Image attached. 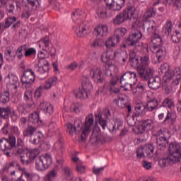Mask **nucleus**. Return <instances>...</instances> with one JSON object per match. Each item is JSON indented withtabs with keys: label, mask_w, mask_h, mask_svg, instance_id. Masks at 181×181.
Here are the masks:
<instances>
[{
	"label": "nucleus",
	"mask_w": 181,
	"mask_h": 181,
	"mask_svg": "<svg viewBox=\"0 0 181 181\" xmlns=\"http://www.w3.org/2000/svg\"><path fill=\"white\" fill-rule=\"evenodd\" d=\"M90 93L86 92L82 88H79L78 91L76 93V98H79L80 100H84L85 98H88V95Z\"/></svg>",
	"instance_id": "obj_47"
},
{
	"label": "nucleus",
	"mask_w": 181,
	"mask_h": 181,
	"mask_svg": "<svg viewBox=\"0 0 181 181\" xmlns=\"http://www.w3.org/2000/svg\"><path fill=\"white\" fill-rule=\"evenodd\" d=\"M132 76H134V78H136V74H135V72L128 71L124 73L123 76L120 78V84L122 88H124V91H128V87H130L134 94H135V82H134V84L128 83L129 80L132 78Z\"/></svg>",
	"instance_id": "obj_9"
},
{
	"label": "nucleus",
	"mask_w": 181,
	"mask_h": 181,
	"mask_svg": "<svg viewBox=\"0 0 181 181\" xmlns=\"http://www.w3.org/2000/svg\"><path fill=\"white\" fill-rule=\"evenodd\" d=\"M84 11L81 9L75 10L71 15L73 22L78 23L75 33L78 37H86L91 33L90 24L87 21H82L84 16Z\"/></svg>",
	"instance_id": "obj_2"
},
{
	"label": "nucleus",
	"mask_w": 181,
	"mask_h": 181,
	"mask_svg": "<svg viewBox=\"0 0 181 181\" xmlns=\"http://www.w3.org/2000/svg\"><path fill=\"white\" fill-rule=\"evenodd\" d=\"M71 159L73 162L76 163V170L78 172V173H84V172H86V167L83 165L80 158H78L77 156H74L72 157Z\"/></svg>",
	"instance_id": "obj_32"
},
{
	"label": "nucleus",
	"mask_w": 181,
	"mask_h": 181,
	"mask_svg": "<svg viewBox=\"0 0 181 181\" xmlns=\"http://www.w3.org/2000/svg\"><path fill=\"white\" fill-rule=\"evenodd\" d=\"M15 22H16V18L15 17H8L6 18L4 25L5 29L11 28V26H12Z\"/></svg>",
	"instance_id": "obj_58"
},
{
	"label": "nucleus",
	"mask_w": 181,
	"mask_h": 181,
	"mask_svg": "<svg viewBox=\"0 0 181 181\" xmlns=\"http://www.w3.org/2000/svg\"><path fill=\"white\" fill-rule=\"evenodd\" d=\"M153 125V120L152 119H147L138 122L137 124V134H144L147 128H151Z\"/></svg>",
	"instance_id": "obj_18"
},
{
	"label": "nucleus",
	"mask_w": 181,
	"mask_h": 181,
	"mask_svg": "<svg viewBox=\"0 0 181 181\" xmlns=\"http://www.w3.org/2000/svg\"><path fill=\"white\" fill-rule=\"evenodd\" d=\"M173 77H175V72L173 70L170 69L168 71L165 73V75L163 76V80L165 83H168V81H170Z\"/></svg>",
	"instance_id": "obj_54"
},
{
	"label": "nucleus",
	"mask_w": 181,
	"mask_h": 181,
	"mask_svg": "<svg viewBox=\"0 0 181 181\" xmlns=\"http://www.w3.org/2000/svg\"><path fill=\"white\" fill-rule=\"evenodd\" d=\"M90 47L96 49L97 47H101V46H103V43L100 39L97 38L90 43Z\"/></svg>",
	"instance_id": "obj_63"
},
{
	"label": "nucleus",
	"mask_w": 181,
	"mask_h": 181,
	"mask_svg": "<svg viewBox=\"0 0 181 181\" xmlns=\"http://www.w3.org/2000/svg\"><path fill=\"white\" fill-rule=\"evenodd\" d=\"M122 124H124L122 119L119 118H115L114 119V124L112 125V131H117L119 129V128L122 127Z\"/></svg>",
	"instance_id": "obj_55"
},
{
	"label": "nucleus",
	"mask_w": 181,
	"mask_h": 181,
	"mask_svg": "<svg viewBox=\"0 0 181 181\" xmlns=\"http://www.w3.org/2000/svg\"><path fill=\"white\" fill-rule=\"evenodd\" d=\"M172 40L173 43H180V40H181L180 32L175 31V33L172 35Z\"/></svg>",
	"instance_id": "obj_61"
},
{
	"label": "nucleus",
	"mask_w": 181,
	"mask_h": 181,
	"mask_svg": "<svg viewBox=\"0 0 181 181\" xmlns=\"http://www.w3.org/2000/svg\"><path fill=\"white\" fill-rule=\"evenodd\" d=\"M146 90V85L145 83H142L139 82L136 86V93L139 95V100H141L144 94L145 93Z\"/></svg>",
	"instance_id": "obj_43"
},
{
	"label": "nucleus",
	"mask_w": 181,
	"mask_h": 181,
	"mask_svg": "<svg viewBox=\"0 0 181 181\" xmlns=\"http://www.w3.org/2000/svg\"><path fill=\"white\" fill-rule=\"evenodd\" d=\"M114 103H115V104L120 108H127L128 112H131V111H132V109H131V103H129L128 99L125 98L119 97L117 99L114 100Z\"/></svg>",
	"instance_id": "obj_21"
},
{
	"label": "nucleus",
	"mask_w": 181,
	"mask_h": 181,
	"mask_svg": "<svg viewBox=\"0 0 181 181\" xmlns=\"http://www.w3.org/2000/svg\"><path fill=\"white\" fill-rule=\"evenodd\" d=\"M181 159V146L177 143H171L169 145V153L168 156L160 158L158 160V165L162 169L168 168L170 165H175L180 162Z\"/></svg>",
	"instance_id": "obj_1"
},
{
	"label": "nucleus",
	"mask_w": 181,
	"mask_h": 181,
	"mask_svg": "<svg viewBox=\"0 0 181 181\" xmlns=\"http://www.w3.org/2000/svg\"><path fill=\"white\" fill-rule=\"evenodd\" d=\"M138 77L144 81H148L151 78H153V74H155V69L153 68H147L139 71Z\"/></svg>",
	"instance_id": "obj_17"
},
{
	"label": "nucleus",
	"mask_w": 181,
	"mask_h": 181,
	"mask_svg": "<svg viewBox=\"0 0 181 181\" xmlns=\"http://www.w3.org/2000/svg\"><path fill=\"white\" fill-rule=\"evenodd\" d=\"M129 64L131 67L136 66V54L135 51H131L129 53Z\"/></svg>",
	"instance_id": "obj_53"
},
{
	"label": "nucleus",
	"mask_w": 181,
	"mask_h": 181,
	"mask_svg": "<svg viewBox=\"0 0 181 181\" xmlns=\"http://www.w3.org/2000/svg\"><path fill=\"white\" fill-rule=\"evenodd\" d=\"M24 100L26 101L28 107H30V108H33V107H35V102H33L32 91L27 90L25 92Z\"/></svg>",
	"instance_id": "obj_30"
},
{
	"label": "nucleus",
	"mask_w": 181,
	"mask_h": 181,
	"mask_svg": "<svg viewBox=\"0 0 181 181\" xmlns=\"http://www.w3.org/2000/svg\"><path fill=\"white\" fill-rule=\"evenodd\" d=\"M35 80H36V74H35L33 69H28L24 70L21 78L23 87H25V88H30L32 84L35 83Z\"/></svg>",
	"instance_id": "obj_8"
},
{
	"label": "nucleus",
	"mask_w": 181,
	"mask_h": 181,
	"mask_svg": "<svg viewBox=\"0 0 181 181\" xmlns=\"http://www.w3.org/2000/svg\"><path fill=\"white\" fill-rule=\"evenodd\" d=\"M29 121L30 122H32V124H34V125H36V124L40 125V124H42V120H40L38 112H32L29 115Z\"/></svg>",
	"instance_id": "obj_31"
},
{
	"label": "nucleus",
	"mask_w": 181,
	"mask_h": 181,
	"mask_svg": "<svg viewBox=\"0 0 181 181\" xmlns=\"http://www.w3.org/2000/svg\"><path fill=\"white\" fill-rule=\"evenodd\" d=\"M69 111H70L71 112H75V114H78V112H80V104L73 103L71 105L69 110H67V107H64L62 110L63 114H66V112Z\"/></svg>",
	"instance_id": "obj_38"
},
{
	"label": "nucleus",
	"mask_w": 181,
	"mask_h": 181,
	"mask_svg": "<svg viewBox=\"0 0 181 181\" xmlns=\"http://www.w3.org/2000/svg\"><path fill=\"white\" fill-rule=\"evenodd\" d=\"M94 125V117L93 115H88L85 119L84 128L82 129L81 134V141H86L91 132V128Z\"/></svg>",
	"instance_id": "obj_12"
},
{
	"label": "nucleus",
	"mask_w": 181,
	"mask_h": 181,
	"mask_svg": "<svg viewBox=\"0 0 181 181\" xmlns=\"http://www.w3.org/2000/svg\"><path fill=\"white\" fill-rule=\"evenodd\" d=\"M127 44L129 46H134L136 45V32L134 31V33H131L127 37Z\"/></svg>",
	"instance_id": "obj_48"
},
{
	"label": "nucleus",
	"mask_w": 181,
	"mask_h": 181,
	"mask_svg": "<svg viewBox=\"0 0 181 181\" xmlns=\"http://www.w3.org/2000/svg\"><path fill=\"white\" fill-rule=\"evenodd\" d=\"M172 29H173V25L172 24V21L168 20L166 23L163 28L161 31L162 36H169L172 33Z\"/></svg>",
	"instance_id": "obj_28"
},
{
	"label": "nucleus",
	"mask_w": 181,
	"mask_h": 181,
	"mask_svg": "<svg viewBox=\"0 0 181 181\" xmlns=\"http://www.w3.org/2000/svg\"><path fill=\"white\" fill-rule=\"evenodd\" d=\"M173 72H174V77H175V79L173 81V84H175V86H179V83H180V80H181V69L175 68Z\"/></svg>",
	"instance_id": "obj_44"
},
{
	"label": "nucleus",
	"mask_w": 181,
	"mask_h": 181,
	"mask_svg": "<svg viewBox=\"0 0 181 181\" xmlns=\"http://www.w3.org/2000/svg\"><path fill=\"white\" fill-rule=\"evenodd\" d=\"M56 177H57V170L56 169H53L43 177L42 181H54Z\"/></svg>",
	"instance_id": "obj_33"
},
{
	"label": "nucleus",
	"mask_w": 181,
	"mask_h": 181,
	"mask_svg": "<svg viewBox=\"0 0 181 181\" xmlns=\"http://www.w3.org/2000/svg\"><path fill=\"white\" fill-rule=\"evenodd\" d=\"M23 46H25V49H24L25 57H32V56H35L36 54V49L33 47L28 48L27 45H23Z\"/></svg>",
	"instance_id": "obj_46"
},
{
	"label": "nucleus",
	"mask_w": 181,
	"mask_h": 181,
	"mask_svg": "<svg viewBox=\"0 0 181 181\" xmlns=\"http://www.w3.org/2000/svg\"><path fill=\"white\" fill-rule=\"evenodd\" d=\"M159 106V103L158 102V99L153 98L148 101L147 108L148 111H155Z\"/></svg>",
	"instance_id": "obj_36"
},
{
	"label": "nucleus",
	"mask_w": 181,
	"mask_h": 181,
	"mask_svg": "<svg viewBox=\"0 0 181 181\" xmlns=\"http://www.w3.org/2000/svg\"><path fill=\"white\" fill-rule=\"evenodd\" d=\"M22 172V175L26 177L27 180L30 181H39L40 180V176L37 174H33L32 173L28 172V170L25 168H20Z\"/></svg>",
	"instance_id": "obj_22"
},
{
	"label": "nucleus",
	"mask_w": 181,
	"mask_h": 181,
	"mask_svg": "<svg viewBox=\"0 0 181 181\" xmlns=\"http://www.w3.org/2000/svg\"><path fill=\"white\" fill-rule=\"evenodd\" d=\"M40 151L37 148H33L29 150L26 152L25 155L21 156V162L23 165H28L30 162H33L36 158H37V155H39Z\"/></svg>",
	"instance_id": "obj_13"
},
{
	"label": "nucleus",
	"mask_w": 181,
	"mask_h": 181,
	"mask_svg": "<svg viewBox=\"0 0 181 181\" xmlns=\"http://www.w3.org/2000/svg\"><path fill=\"white\" fill-rule=\"evenodd\" d=\"M128 19L134 21L132 28L135 29V25H136V7H135V5H129L122 13L117 14L113 18V23L114 25H122Z\"/></svg>",
	"instance_id": "obj_3"
},
{
	"label": "nucleus",
	"mask_w": 181,
	"mask_h": 181,
	"mask_svg": "<svg viewBox=\"0 0 181 181\" xmlns=\"http://www.w3.org/2000/svg\"><path fill=\"white\" fill-rule=\"evenodd\" d=\"M96 15L100 19H104L107 16V8L104 6L98 8Z\"/></svg>",
	"instance_id": "obj_49"
},
{
	"label": "nucleus",
	"mask_w": 181,
	"mask_h": 181,
	"mask_svg": "<svg viewBox=\"0 0 181 181\" xmlns=\"http://www.w3.org/2000/svg\"><path fill=\"white\" fill-rule=\"evenodd\" d=\"M35 169L39 172H43V170H46L47 168L45 167V165H43V163L40 158H38L35 161Z\"/></svg>",
	"instance_id": "obj_56"
},
{
	"label": "nucleus",
	"mask_w": 181,
	"mask_h": 181,
	"mask_svg": "<svg viewBox=\"0 0 181 181\" xmlns=\"http://www.w3.org/2000/svg\"><path fill=\"white\" fill-rule=\"evenodd\" d=\"M37 45L40 50H43V52H46V50H47V49H49L50 46V40L49 39V37H45L41 40H40L37 42Z\"/></svg>",
	"instance_id": "obj_26"
},
{
	"label": "nucleus",
	"mask_w": 181,
	"mask_h": 181,
	"mask_svg": "<svg viewBox=\"0 0 181 181\" xmlns=\"http://www.w3.org/2000/svg\"><path fill=\"white\" fill-rule=\"evenodd\" d=\"M148 87H150L151 90H158L160 88V78L158 76L151 78L148 80Z\"/></svg>",
	"instance_id": "obj_27"
},
{
	"label": "nucleus",
	"mask_w": 181,
	"mask_h": 181,
	"mask_svg": "<svg viewBox=\"0 0 181 181\" xmlns=\"http://www.w3.org/2000/svg\"><path fill=\"white\" fill-rule=\"evenodd\" d=\"M4 57L7 62H12L15 59V53L13 52V49L8 47L4 52Z\"/></svg>",
	"instance_id": "obj_35"
},
{
	"label": "nucleus",
	"mask_w": 181,
	"mask_h": 181,
	"mask_svg": "<svg viewBox=\"0 0 181 181\" xmlns=\"http://www.w3.org/2000/svg\"><path fill=\"white\" fill-rule=\"evenodd\" d=\"M40 108L45 114H53V105L49 102H42L40 104Z\"/></svg>",
	"instance_id": "obj_29"
},
{
	"label": "nucleus",
	"mask_w": 181,
	"mask_h": 181,
	"mask_svg": "<svg viewBox=\"0 0 181 181\" xmlns=\"http://www.w3.org/2000/svg\"><path fill=\"white\" fill-rule=\"evenodd\" d=\"M153 33V40H156V42L160 45L162 43V37H164L165 35H162V32L159 33L156 29Z\"/></svg>",
	"instance_id": "obj_50"
},
{
	"label": "nucleus",
	"mask_w": 181,
	"mask_h": 181,
	"mask_svg": "<svg viewBox=\"0 0 181 181\" xmlns=\"http://www.w3.org/2000/svg\"><path fill=\"white\" fill-rule=\"evenodd\" d=\"M36 132V128L32 126H28V128H26L23 132V136H33L35 135V133Z\"/></svg>",
	"instance_id": "obj_45"
},
{
	"label": "nucleus",
	"mask_w": 181,
	"mask_h": 181,
	"mask_svg": "<svg viewBox=\"0 0 181 181\" xmlns=\"http://www.w3.org/2000/svg\"><path fill=\"white\" fill-rule=\"evenodd\" d=\"M123 3L122 4H119L118 2H114V4L110 6V9L111 11H121V9L122 8V5H124L125 4V0H122Z\"/></svg>",
	"instance_id": "obj_59"
},
{
	"label": "nucleus",
	"mask_w": 181,
	"mask_h": 181,
	"mask_svg": "<svg viewBox=\"0 0 181 181\" xmlns=\"http://www.w3.org/2000/svg\"><path fill=\"white\" fill-rule=\"evenodd\" d=\"M35 68L40 74H47L50 70V64L46 59H39Z\"/></svg>",
	"instance_id": "obj_16"
},
{
	"label": "nucleus",
	"mask_w": 181,
	"mask_h": 181,
	"mask_svg": "<svg viewBox=\"0 0 181 181\" xmlns=\"http://www.w3.org/2000/svg\"><path fill=\"white\" fill-rule=\"evenodd\" d=\"M144 149L147 156H148V158H152V155H153V152H155V147H153V145L152 144L148 145L145 147L142 146H139L136 151L137 157L140 158V159L145 158V153H144Z\"/></svg>",
	"instance_id": "obj_15"
},
{
	"label": "nucleus",
	"mask_w": 181,
	"mask_h": 181,
	"mask_svg": "<svg viewBox=\"0 0 181 181\" xmlns=\"http://www.w3.org/2000/svg\"><path fill=\"white\" fill-rule=\"evenodd\" d=\"M90 76L96 83H101L103 81V71L98 67H93L90 71Z\"/></svg>",
	"instance_id": "obj_20"
},
{
	"label": "nucleus",
	"mask_w": 181,
	"mask_h": 181,
	"mask_svg": "<svg viewBox=\"0 0 181 181\" xmlns=\"http://www.w3.org/2000/svg\"><path fill=\"white\" fill-rule=\"evenodd\" d=\"M163 107H168L170 110L175 108V101L172 98H166L163 102Z\"/></svg>",
	"instance_id": "obj_51"
},
{
	"label": "nucleus",
	"mask_w": 181,
	"mask_h": 181,
	"mask_svg": "<svg viewBox=\"0 0 181 181\" xmlns=\"http://www.w3.org/2000/svg\"><path fill=\"white\" fill-rule=\"evenodd\" d=\"M25 46L23 45H21L17 49L16 52V56L19 60H22V59H23V54L22 53V52H25Z\"/></svg>",
	"instance_id": "obj_60"
},
{
	"label": "nucleus",
	"mask_w": 181,
	"mask_h": 181,
	"mask_svg": "<svg viewBox=\"0 0 181 181\" xmlns=\"http://www.w3.org/2000/svg\"><path fill=\"white\" fill-rule=\"evenodd\" d=\"M63 170L65 177H66L68 180H73V171L70 170L69 167H64Z\"/></svg>",
	"instance_id": "obj_57"
},
{
	"label": "nucleus",
	"mask_w": 181,
	"mask_h": 181,
	"mask_svg": "<svg viewBox=\"0 0 181 181\" xmlns=\"http://www.w3.org/2000/svg\"><path fill=\"white\" fill-rule=\"evenodd\" d=\"M8 101H11L9 91H5L0 95V103L2 104H8Z\"/></svg>",
	"instance_id": "obj_52"
},
{
	"label": "nucleus",
	"mask_w": 181,
	"mask_h": 181,
	"mask_svg": "<svg viewBox=\"0 0 181 181\" xmlns=\"http://www.w3.org/2000/svg\"><path fill=\"white\" fill-rule=\"evenodd\" d=\"M12 112V109L9 107H0V117L4 119H8L9 118V114Z\"/></svg>",
	"instance_id": "obj_40"
},
{
	"label": "nucleus",
	"mask_w": 181,
	"mask_h": 181,
	"mask_svg": "<svg viewBox=\"0 0 181 181\" xmlns=\"http://www.w3.org/2000/svg\"><path fill=\"white\" fill-rule=\"evenodd\" d=\"M81 119H76L74 121V124L73 126V124L71 123H66L65 127H66V131L69 132V135H73V134H78L80 132H81V130L83 129L81 128Z\"/></svg>",
	"instance_id": "obj_14"
},
{
	"label": "nucleus",
	"mask_w": 181,
	"mask_h": 181,
	"mask_svg": "<svg viewBox=\"0 0 181 181\" xmlns=\"http://www.w3.org/2000/svg\"><path fill=\"white\" fill-rule=\"evenodd\" d=\"M57 83H59V78H57V76H52L45 81L42 87L43 90H50V88L54 87Z\"/></svg>",
	"instance_id": "obj_23"
},
{
	"label": "nucleus",
	"mask_w": 181,
	"mask_h": 181,
	"mask_svg": "<svg viewBox=\"0 0 181 181\" xmlns=\"http://www.w3.org/2000/svg\"><path fill=\"white\" fill-rule=\"evenodd\" d=\"M115 42V37H110L105 42V46L106 49H112L113 47H117V44Z\"/></svg>",
	"instance_id": "obj_42"
},
{
	"label": "nucleus",
	"mask_w": 181,
	"mask_h": 181,
	"mask_svg": "<svg viewBox=\"0 0 181 181\" xmlns=\"http://www.w3.org/2000/svg\"><path fill=\"white\" fill-rule=\"evenodd\" d=\"M86 93L90 94V92L93 90V83L90 81V79L86 78L85 81L82 82V88Z\"/></svg>",
	"instance_id": "obj_39"
},
{
	"label": "nucleus",
	"mask_w": 181,
	"mask_h": 181,
	"mask_svg": "<svg viewBox=\"0 0 181 181\" xmlns=\"http://www.w3.org/2000/svg\"><path fill=\"white\" fill-rule=\"evenodd\" d=\"M119 54L118 52L106 51L101 55V60L103 63H105L106 74L107 76H112V73H117L118 71V67L115 64H112V60Z\"/></svg>",
	"instance_id": "obj_5"
},
{
	"label": "nucleus",
	"mask_w": 181,
	"mask_h": 181,
	"mask_svg": "<svg viewBox=\"0 0 181 181\" xmlns=\"http://www.w3.org/2000/svg\"><path fill=\"white\" fill-rule=\"evenodd\" d=\"M136 50L137 52H139L140 53H142V54H144L141 57L139 56V58H137L136 59V71L138 73L139 71H140V70H144V69H146V67L149 66V63H151V61H149V49L148 48V45H146V44L137 42Z\"/></svg>",
	"instance_id": "obj_4"
},
{
	"label": "nucleus",
	"mask_w": 181,
	"mask_h": 181,
	"mask_svg": "<svg viewBox=\"0 0 181 181\" xmlns=\"http://www.w3.org/2000/svg\"><path fill=\"white\" fill-rule=\"evenodd\" d=\"M127 33V28H117L115 31V36L117 39V43H119L121 41V37L125 36Z\"/></svg>",
	"instance_id": "obj_34"
},
{
	"label": "nucleus",
	"mask_w": 181,
	"mask_h": 181,
	"mask_svg": "<svg viewBox=\"0 0 181 181\" xmlns=\"http://www.w3.org/2000/svg\"><path fill=\"white\" fill-rule=\"evenodd\" d=\"M8 90H11L13 93H16L18 86H19V78L16 74L12 73L8 74L4 78Z\"/></svg>",
	"instance_id": "obj_10"
},
{
	"label": "nucleus",
	"mask_w": 181,
	"mask_h": 181,
	"mask_svg": "<svg viewBox=\"0 0 181 181\" xmlns=\"http://www.w3.org/2000/svg\"><path fill=\"white\" fill-rule=\"evenodd\" d=\"M152 43L153 46L151 47L150 50L152 53H156V57L159 63H160L165 59V56H166V49L162 46V43L158 44L156 40H152Z\"/></svg>",
	"instance_id": "obj_11"
},
{
	"label": "nucleus",
	"mask_w": 181,
	"mask_h": 181,
	"mask_svg": "<svg viewBox=\"0 0 181 181\" xmlns=\"http://www.w3.org/2000/svg\"><path fill=\"white\" fill-rule=\"evenodd\" d=\"M93 33L97 37H98V36L105 37L108 36V26L105 24H99L95 27Z\"/></svg>",
	"instance_id": "obj_19"
},
{
	"label": "nucleus",
	"mask_w": 181,
	"mask_h": 181,
	"mask_svg": "<svg viewBox=\"0 0 181 181\" xmlns=\"http://www.w3.org/2000/svg\"><path fill=\"white\" fill-rule=\"evenodd\" d=\"M146 114V106L143 103L136 104V117H144Z\"/></svg>",
	"instance_id": "obj_37"
},
{
	"label": "nucleus",
	"mask_w": 181,
	"mask_h": 181,
	"mask_svg": "<svg viewBox=\"0 0 181 181\" xmlns=\"http://www.w3.org/2000/svg\"><path fill=\"white\" fill-rule=\"evenodd\" d=\"M63 148H64V142L63 141V139H59V140L54 143L53 149L54 151H57V152H63Z\"/></svg>",
	"instance_id": "obj_41"
},
{
	"label": "nucleus",
	"mask_w": 181,
	"mask_h": 181,
	"mask_svg": "<svg viewBox=\"0 0 181 181\" xmlns=\"http://www.w3.org/2000/svg\"><path fill=\"white\" fill-rule=\"evenodd\" d=\"M13 155H15V156H21V158H22V156L23 153V147H18L16 146L14 149V151H13Z\"/></svg>",
	"instance_id": "obj_64"
},
{
	"label": "nucleus",
	"mask_w": 181,
	"mask_h": 181,
	"mask_svg": "<svg viewBox=\"0 0 181 181\" xmlns=\"http://www.w3.org/2000/svg\"><path fill=\"white\" fill-rule=\"evenodd\" d=\"M95 118L99 125L102 127L103 129H105V128H107V120L103 118V115H101V108H98L97 112L95 113Z\"/></svg>",
	"instance_id": "obj_25"
},
{
	"label": "nucleus",
	"mask_w": 181,
	"mask_h": 181,
	"mask_svg": "<svg viewBox=\"0 0 181 181\" xmlns=\"http://www.w3.org/2000/svg\"><path fill=\"white\" fill-rule=\"evenodd\" d=\"M39 158L47 169H49L52 163H53V158H52V155L50 153H45L41 156Z\"/></svg>",
	"instance_id": "obj_24"
},
{
	"label": "nucleus",
	"mask_w": 181,
	"mask_h": 181,
	"mask_svg": "<svg viewBox=\"0 0 181 181\" xmlns=\"http://www.w3.org/2000/svg\"><path fill=\"white\" fill-rule=\"evenodd\" d=\"M156 138V144L158 145V149L162 151L166 148V144H169L168 138H170V134L169 131L165 129H162L154 134Z\"/></svg>",
	"instance_id": "obj_7"
},
{
	"label": "nucleus",
	"mask_w": 181,
	"mask_h": 181,
	"mask_svg": "<svg viewBox=\"0 0 181 181\" xmlns=\"http://www.w3.org/2000/svg\"><path fill=\"white\" fill-rule=\"evenodd\" d=\"M47 131L49 134H53L54 132H56V131H57V124L51 122L47 127Z\"/></svg>",
	"instance_id": "obj_62"
},
{
	"label": "nucleus",
	"mask_w": 181,
	"mask_h": 181,
	"mask_svg": "<svg viewBox=\"0 0 181 181\" xmlns=\"http://www.w3.org/2000/svg\"><path fill=\"white\" fill-rule=\"evenodd\" d=\"M15 146H16V138L14 136L9 135L8 139H0V149L8 158H10L12 148Z\"/></svg>",
	"instance_id": "obj_6"
}]
</instances>
